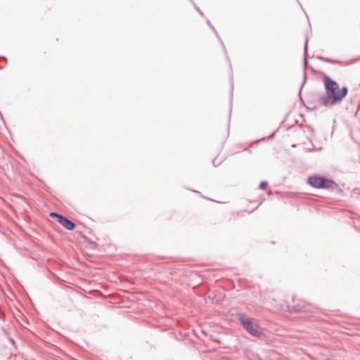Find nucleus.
Here are the masks:
<instances>
[{
    "label": "nucleus",
    "instance_id": "nucleus-1",
    "mask_svg": "<svg viewBox=\"0 0 360 360\" xmlns=\"http://www.w3.org/2000/svg\"><path fill=\"white\" fill-rule=\"evenodd\" d=\"M324 86L326 94L320 98L321 103L324 106H331L341 103L348 92L347 86L339 89L338 84L328 77H324Z\"/></svg>",
    "mask_w": 360,
    "mask_h": 360
},
{
    "label": "nucleus",
    "instance_id": "nucleus-2",
    "mask_svg": "<svg viewBox=\"0 0 360 360\" xmlns=\"http://www.w3.org/2000/svg\"><path fill=\"white\" fill-rule=\"evenodd\" d=\"M239 320L246 330L252 335L259 336L262 334V328L248 316L240 314Z\"/></svg>",
    "mask_w": 360,
    "mask_h": 360
},
{
    "label": "nucleus",
    "instance_id": "nucleus-3",
    "mask_svg": "<svg viewBox=\"0 0 360 360\" xmlns=\"http://www.w3.org/2000/svg\"><path fill=\"white\" fill-rule=\"evenodd\" d=\"M309 184L314 188H325L328 186L329 181L323 177L313 176L309 178Z\"/></svg>",
    "mask_w": 360,
    "mask_h": 360
},
{
    "label": "nucleus",
    "instance_id": "nucleus-4",
    "mask_svg": "<svg viewBox=\"0 0 360 360\" xmlns=\"http://www.w3.org/2000/svg\"><path fill=\"white\" fill-rule=\"evenodd\" d=\"M58 222L69 231H72L75 228V224L63 216L59 217Z\"/></svg>",
    "mask_w": 360,
    "mask_h": 360
},
{
    "label": "nucleus",
    "instance_id": "nucleus-5",
    "mask_svg": "<svg viewBox=\"0 0 360 360\" xmlns=\"http://www.w3.org/2000/svg\"><path fill=\"white\" fill-rule=\"evenodd\" d=\"M266 186H267L266 181H262L259 184V188L264 190L266 188Z\"/></svg>",
    "mask_w": 360,
    "mask_h": 360
},
{
    "label": "nucleus",
    "instance_id": "nucleus-6",
    "mask_svg": "<svg viewBox=\"0 0 360 360\" xmlns=\"http://www.w3.org/2000/svg\"><path fill=\"white\" fill-rule=\"evenodd\" d=\"M50 216L52 217H56L57 218L58 221L59 220V217H63L62 215H60L59 214H57L56 212H51L50 214Z\"/></svg>",
    "mask_w": 360,
    "mask_h": 360
},
{
    "label": "nucleus",
    "instance_id": "nucleus-7",
    "mask_svg": "<svg viewBox=\"0 0 360 360\" xmlns=\"http://www.w3.org/2000/svg\"><path fill=\"white\" fill-rule=\"evenodd\" d=\"M207 25L211 27L212 30H213L214 31V32L216 33V34H217V33L216 32L214 28L213 27V26L210 24V21L207 20Z\"/></svg>",
    "mask_w": 360,
    "mask_h": 360
},
{
    "label": "nucleus",
    "instance_id": "nucleus-8",
    "mask_svg": "<svg viewBox=\"0 0 360 360\" xmlns=\"http://www.w3.org/2000/svg\"><path fill=\"white\" fill-rule=\"evenodd\" d=\"M196 10L198 11V12L201 15H203V13L198 8L196 7Z\"/></svg>",
    "mask_w": 360,
    "mask_h": 360
},
{
    "label": "nucleus",
    "instance_id": "nucleus-9",
    "mask_svg": "<svg viewBox=\"0 0 360 360\" xmlns=\"http://www.w3.org/2000/svg\"><path fill=\"white\" fill-rule=\"evenodd\" d=\"M307 39H306V41H305V51H307Z\"/></svg>",
    "mask_w": 360,
    "mask_h": 360
},
{
    "label": "nucleus",
    "instance_id": "nucleus-10",
    "mask_svg": "<svg viewBox=\"0 0 360 360\" xmlns=\"http://www.w3.org/2000/svg\"><path fill=\"white\" fill-rule=\"evenodd\" d=\"M304 65L306 66L307 65V59L304 58Z\"/></svg>",
    "mask_w": 360,
    "mask_h": 360
}]
</instances>
